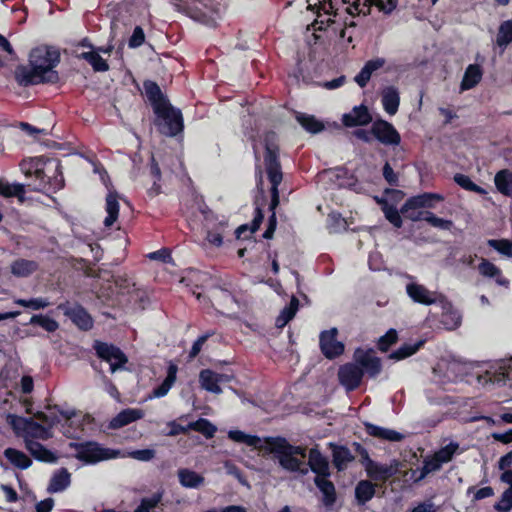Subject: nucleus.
<instances>
[{
    "label": "nucleus",
    "instance_id": "a19ab883",
    "mask_svg": "<svg viewBox=\"0 0 512 512\" xmlns=\"http://www.w3.org/2000/svg\"><path fill=\"white\" fill-rule=\"evenodd\" d=\"M512 43V19L503 21L496 36V45L504 51Z\"/></svg>",
    "mask_w": 512,
    "mask_h": 512
},
{
    "label": "nucleus",
    "instance_id": "052dcab7",
    "mask_svg": "<svg viewBox=\"0 0 512 512\" xmlns=\"http://www.w3.org/2000/svg\"><path fill=\"white\" fill-rule=\"evenodd\" d=\"M14 303L19 305V306H22V307L31 308L33 310L44 309L47 306H49L48 300L46 298H42V297L31 298V299H28V300H26V299H16L14 301Z\"/></svg>",
    "mask_w": 512,
    "mask_h": 512
},
{
    "label": "nucleus",
    "instance_id": "69168bd1",
    "mask_svg": "<svg viewBox=\"0 0 512 512\" xmlns=\"http://www.w3.org/2000/svg\"><path fill=\"white\" fill-rule=\"evenodd\" d=\"M145 42V33L141 26H136L132 32L131 37L128 41L130 48H138Z\"/></svg>",
    "mask_w": 512,
    "mask_h": 512
},
{
    "label": "nucleus",
    "instance_id": "c756f323",
    "mask_svg": "<svg viewBox=\"0 0 512 512\" xmlns=\"http://www.w3.org/2000/svg\"><path fill=\"white\" fill-rule=\"evenodd\" d=\"M71 484V474L66 468L58 469L51 477L47 491L59 493L67 489Z\"/></svg>",
    "mask_w": 512,
    "mask_h": 512
},
{
    "label": "nucleus",
    "instance_id": "a878e982",
    "mask_svg": "<svg viewBox=\"0 0 512 512\" xmlns=\"http://www.w3.org/2000/svg\"><path fill=\"white\" fill-rule=\"evenodd\" d=\"M386 61L384 58L377 57L371 60H368L360 72L355 76V82L361 87L364 88L368 84L372 74L377 70L381 69L385 65Z\"/></svg>",
    "mask_w": 512,
    "mask_h": 512
},
{
    "label": "nucleus",
    "instance_id": "680f3d73",
    "mask_svg": "<svg viewBox=\"0 0 512 512\" xmlns=\"http://www.w3.org/2000/svg\"><path fill=\"white\" fill-rule=\"evenodd\" d=\"M215 331L214 330H209L207 332H205L204 334L200 335L193 343L190 351H189V358L190 359H193L195 357L198 356V354L200 353L203 345L206 343V341L212 337L213 335H215Z\"/></svg>",
    "mask_w": 512,
    "mask_h": 512
},
{
    "label": "nucleus",
    "instance_id": "9b49d317",
    "mask_svg": "<svg viewBox=\"0 0 512 512\" xmlns=\"http://www.w3.org/2000/svg\"><path fill=\"white\" fill-rule=\"evenodd\" d=\"M371 133L375 139L387 146H397L401 142V136L393 124L381 118L372 123Z\"/></svg>",
    "mask_w": 512,
    "mask_h": 512
},
{
    "label": "nucleus",
    "instance_id": "f03ea898",
    "mask_svg": "<svg viewBox=\"0 0 512 512\" xmlns=\"http://www.w3.org/2000/svg\"><path fill=\"white\" fill-rule=\"evenodd\" d=\"M68 448L75 451L72 457L85 465H94L102 461L116 459L120 456L119 450L103 447L100 443L93 440L69 442Z\"/></svg>",
    "mask_w": 512,
    "mask_h": 512
},
{
    "label": "nucleus",
    "instance_id": "f8f14e48",
    "mask_svg": "<svg viewBox=\"0 0 512 512\" xmlns=\"http://www.w3.org/2000/svg\"><path fill=\"white\" fill-rule=\"evenodd\" d=\"M337 328L324 330L319 336V346L322 354L327 359H335L344 353L345 346L337 340Z\"/></svg>",
    "mask_w": 512,
    "mask_h": 512
},
{
    "label": "nucleus",
    "instance_id": "58836bf2",
    "mask_svg": "<svg viewBox=\"0 0 512 512\" xmlns=\"http://www.w3.org/2000/svg\"><path fill=\"white\" fill-rule=\"evenodd\" d=\"M178 478L180 484L186 488H198L205 480L202 475L187 468H181L178 470Z\"/></svg>",
    "mask_w": 512,
    "mask_h": 512
},
{
    "label": "nucleus",
    "instance_id": "0e129e2a",
    "mask_svg": "<svg viewBox=\"0 0 512 512\" xmlns=\"http://www.w3.org/2000/svg\"><path fill=\"white\" fill-rule=\"evenodd\" d=\"M495 510L508 512L512 508V489H506L498 502L494 505Z\"/></svg>",
    "mask_w": 512,
    "mask_h": 512
},
{
    "label": "nucleus",
    "instance_id": "09e8293b",
    "mask_svg": "<svg viewBox=\"0 0 512 512\" xmlns=\"http://www.w3.org/2000/svg\"><path fill=\"white\" fill-rule=\"evenodd\" d=\"M296 119L306 131L312 134L319 133L324 129L323 123L317 120L313 115L298 113Z\"/></svg>",
    "mask_w": 512,
    "mask_h": 512
},
{
    "label": "nucleus",
    "instance_id": "9d476101",
    "mask_svg": "<svg viewBox=\"0 0 512 512\" xmlns=\"http://www.w3.org/2000/svg\"><path fill=\"white\" fill-rule=\"evenodd\" d=\"M58 309L62 311L78 329L89 331L93 328V318L82 305L78 303L71 305L69 302H65L59 304Z\"/></svg>",
    "mask_w": 512,
    "mask_h": 512
},
{
    "label": "nucleus",
    "instance_id": "6e6552de",
    "mask_svg": "<svg viewBox=\"0 0 512 512\" xmlns=\"http://www.w3.org/2000/svg\"><path fill=\"white\" fill-rule=\"evenodd\" d=\"M93 349L98 358L110 364L111 372H115L123 367L128 359L124 352L113 344H108L99 340L93 343Z\"/></svg>",
    "mask_w": 512,
    "mask_h": 512
},
{
    "label": "nucleus",
    "instance_id": "ea45409f",
    "mask_svg": "<svg viewBox=\"0 0 512 512\" xmlns=\"http://www.w3.org/2000/svg\"><path fill=\"white\" fill-rule=\"evenodd\" d=\"M424 344L425 340H418L414 343H403L398 349L391 353L390 358L397 361L404 360L419 351Z\"/></svg>",
    "mask_w": 512,
    "mask_h": 512
},
{
    "label": "nucleus",
    "instance_id": "338daca9",
    "mask_svg": "<svg viewBox=\"0 0 512 512\" xmlns=\"http://www.w3.org/2000/svg\"><path fill=\"white\" fill-rule=\"evenodd\" d=\"M383 177L385 181L392 187L399 186V177L398 174L393 170L391 165L386 162L382 169Z\"/></svg>",
    "mask_w": 512,
    "mask_h": 512
},
{
    "label": "nucleus",
    "instance_id": "20e7f679",
    "mask_svg": "<svg viewBox=\"0 0 512 512\" xmlns=\"http://www.w3.org/2000/svg\"><path fill=\"white\" fill-rule=\"evenodd\" d=\"M264 164L268 180L271 183V201L269 210L276 209L279 205V190L278 187L282 182L283 173L279 160V148L277 146L266 143L264 153Z\"/></svg>",
    "mask_w": 512,
    "mask_h": 512
},
{
    "label": "nucleus",
    "instance_id": "e2e57ef3",
    "mask_svg": "<svg viewBox=\"0 0 512 512\" xmlns=\"http://www.w3.org/2000/svg\"><path fill=\"white\" fill-rule=\"evenodd\" d=\"M429 210H420L419 208L409 209L405 208V203L402 205L400 212L406 218L412 222L425 221L426 213Z\"/></svg>",
    "mask_w": 512,
    "mask_h": 512
},
{
    "label": "nucleus",
    "instance_id": "423d86ee",
    "mask_svg": "<svg viewBox=\"0 0 512 512\" xmlns=\"http://www.w3.org/2000/svg\"><path fill=\"white\" fill-rule=\"evenodd\" d=\"M59 63L60 51L52 46L36 47L29 55V64L46 77H50L51 73H58L54 68Z\"/></svg>",
    "mask_w": 512,
    "mask_h": 512
},
{
    "label": "nucleus",
    "instance_id": "e433bc0d",
    "mask_svg": "<svg viewBox=\"0 0 512 512\" xmlns=\"http://www.w3.org/2000/svg\"><path fill=\"white\" fill-rule=\"evenodd\" d=\"M4 456L15 467L25 470L32 465V460L22 451L15 448H7L4 450Z\"/></svg>",
    "mask_w": 512,
    "mask_h": 512
},
{
    "label": "nucleus",
    "instance_id": "a211bd4d",
    "mask_svg": "<svg viewBox=\"0 0 512 512\" xmlns=\"http://www.w3.org/2000/svg\"><path fill=\"white\" fill-rule=\"evenodd\" d=\"M442 201H444V196L442 194L433 193V192H424L422 194H418V195L409 197L405 201V208L432 209L435 207V202H442Z\"/></svg>",
    "mask_w": 512,
    "mask_h": 512
},
{
    "label": "nucleus",
    "instance_id": "f3484780",
    "mask_svg": "<svg viewBox=\"0 0 512 512\" xmlns=\"http://www.w3.org/2000/svg\"><path fill=\"white\" fill-rule=\"evenodd\" d=\"M342 122L346 127L365 126L372 122L369 109L364 104L355 106L350 113L344 114Z\"/></svg>",
    "mask_w": 512,
    "mask_h": 512
},
{
    "label": "nucleus",
    "instance_id": "f704fd0d",
    "mask_svg": "<svg viewBox=\"0 0 512 512\" xmlns=\"http://www.w3.org/2000/svg\"><path fill=\"white\" fill-rule=\"evenodd\" d=\"M119 201L118 194L115 191H110L106 196V212L107 216L104 219V225L111 227L118 219L119 216Z\"/></svg>",
    "mask_w": 512,
    "mask_h": 512
},
{
    "label": "nucleus",
    "instance_id": "473e14b6",
    "mask_svg": "<svg viewBox=\"0 0 512 512\" xmlns=\"http://www.w3.org/2000/svg\"><path fill=\"white\" fill-rule=\"evenodd\" d=\"M376 493V486L369 480H360L355 487V500L358 505H365Z\"/></svg>",
    "mask_w": 512,
    "mask_h": 512
},
{
    "label": "nucleus",
    "instance_id": "cd10ccee",
    "mask_svg": "<svg viewBox=\"0 0 512 512\" xmlns=\"http://www.w3.org/2000/svg\"><path fill=\"white\" fill-rule=\"evenodd\" d=\"M314 483L323 495L322 502L326 507H331L337 500V493L334 483L329 477H315Z\"/></svg>",
    "mask_w": 512,
    "mask_h": 512
},
{
    "label": "nucleus",
    "instance_id": "aec40b11",
    "mask_svg": "<svg viewBox=\"0 0 512 512\" xmlns=\"http://www.w3.org/2000/svg\"><path fill=\"white\" fill-rule=\"evenodd\" d=\"M408 296L416 303L432 305L436 303V293L428 290L424 285L409 283L406 286Z\"/></svg>",
    "mask_w": 512,
    "mask_h": 512
},
{
    "label": "nucleus",
    "instance_id": "5fc2aeb1",
    "mask_svg": "<svg viewBox=\"0 0 512 512\" xmlns=\"http://www.w3.org/2000/svg\"><path fill=\"white\" fill-rule=\"evenodd\" d=\"M382 211L385 215V218L396 228H401L403 225V220L401 217V212L396 208L395 205L389 204L387 202L384 203L382 207Z\"/></svg>",
    "mask_w": 512,
    "mask_h": 512
},
{
    "label": "nucleus",
    "instance_id": "c03bdc74",
    "mask_svg": "<svg viewBox=\"0 0 512 512\" xmlns=\"http://www.w3.org/2000/svg\"><path fill=\"white\" fill-rule=\"evenodd\" d=\"M190 430L201 433L206 439H211L215 436L217 428L206 418H199L194 422L188 424Z\"/></svg>",
    "mask_w": 512,
    "mask_h": 512
},
{
    "label": "nucleus",
    "instance_id": "393cba45",
    "mask_svg": "<svg viewBox=\"0 0 512 512\" xmlns=\"http://www.w3.org/2000/svg\"><path fill=\"white\" fill-rule=\"evenodd\" d=\"M383 109L389 115H395L400 105V93L395 86H387L381 92Z\"/></svg>",
    "mask_w": 512,
    "mask_h": 512
},
{
    "label": "nucleus",
    "instance_id": "2f4dec72",
    "mask_svg": "<svg viewBox=\"0 0 512 512\" xmlns=\"http://www.w3.org/2000/svg\"><path fill=\"white\" fill-rule=\"evenodd\" d=\"M178 372V366L175 363L170 362L167 367V375L163 382L153 389L152 397L161 398L167 395L171 387L176 381Z\"/></svg>",
    "mask_w": 512,
    "mask_h": 512
},
{
    "label": "nucleus",
    "instance_id": "4c0bfd02",
    "mask_svg": "<svg viewBox=\"0 0 512 512\" xmlns=\"http://www.w3.org/2000/svg\"><path fill=\"white\" fill-rule=\"evenodd\" d=\"M0 196L5 198L17 197L20 202H23L25 186L20 183L10 184L7 180L0 178Z\"/></svg>",
    "mask_w": 512,
    "mask_h": 512
},
{
    "label": "nucleus",
    "instance_id": "bb28decb",
    "mask_svg": "<svg viewBox=\"0 0 512 512\" xmlns=\"http://www.w3.org/2000/svg\"><path fill=\"white\" fill-rule=\"evenodd\" d=\"M25 448L37 461L44 463H55L57 461L55 453L38 441L26 440Z\"/></svg>",
    "mask_w": 512,
    "mask_h": 512
},
{
    "label": "nucleus",
    "instance_id": "7ed1b4c3",
    "mask_svg": "<svg viewBox=\"0 0 512 512\" xmlns=\"http://www.w3.org/2000/svg\"><path fill=\"white\" fill-rule=\"evenodd\" d=\"M153 112L155 115L153 124L161 135L175 137L183 132L184 120L180 109L167 103L160 108V112L157 110Z\"/></svg>",
    "mask_w": 512,
    "mask_h": 512
},
{
    "label": "nucleus",
    "instance_id": "a18cd8bd",
    "mask_svg": "<svg viewBox=\"0 0 512 512\" xmlns=\"http://www.w3.org/2000/svg\"><path fill=\"white\" fill-rule=\"evenodd\" d=\"M79 58L86 60L95 72H106L109 70L107 61L103 59L98 52H82L79 55Z\"/></svg>",
    "mask_w": 512,
    "mask_h": 512
},
{
    "label": "nucleus",
    "instance_id": "603ef678",
    "mask_svg": "<svg viewBox=\"0 0 512 512\" xmlns=\"http://www.w3.org/2000/svg\"><path fill=\"white\" fill-rule=\"evenodd\" d=\"M228 438L234 442L244 443L251 447H258L261 442V438L259 436L246 434L241 430H230L228 432Z\"/></svg>",
    "mask_w": 512,
    "mask_h": 512
},
{
    "label": "nucleus",
    "instance_id": "ddd939ff",
    "mask_svg": "<svg viewBox=\"0 0 512 512\" xmlns=\"http://www.w3.org/2000/svg\"><path fill=\"white\" fill-rule=\"evenodd\" d=\"M363 369L355 363H346L339 368L338 377L340 383L348 390L357 389L363 378Z\"/></svg>",
    "mask_w": 512,
    "mask_h": 512
},
{
    "label": "nucleus",
    "instance_id": "0eeeda50",
    "mask_svg": "<svg viewBox=\"0 0 512 512\" xmlns=\"http://www.w3.org/2000/svg\"><path fill=\"white\" fill-rule=\"evenodd\" d=\"M16 82L22 87L37 85L40 83H56L59 80L58 73H51L50 77L42 75L32 65H18L14 71Z\"/></svg>",
    "mask_w": 512,
    "mask_h": 512
},
{
    "label": "nucleus",
    "instance_id": "39448f33",
    "mask_svg": "<svg viewBox=\"0 0 512 512\" xmlns=\"http://www.w3.org/2000/svg\"><path fill=\"white\" fill-rule=\"evenodd\" d=\"M65 181L61 162L57 158L45 157L38 179V190L57 192L64 187Z\"/></svg>",
    "mask_w": 512,
    "mask_h": 512
},
{
    "label": "nucleus",
    "instance_id": "b1692460",
    "mask_svg": "<svg viewBox=\"0 0 512 512\" xmlns=\"http://www.w3.org/2000/svg\"><path fill=\"white\" fill-rule=\"evenodd\" d=\"M330 447L332 449V462L337 471H344L347 469V465L355 460L347 446L331 443Z\"/></svg>",
    "mask_w": 512,
    "mask_h": 512
},
{
    "label": "nucleus",
    "instance_id": "4be33fe9",
    "mask_svg": "<svg viewBox=\"0 0 512 512\" xmlns=\"http://www.w3.org/2000/svg\"><path fill=\"white\" fill-rule=\"evenodd\" d=\"M144 417V412L141 409L126 408L120 411L113 417L109 423V428L116 430L127 426Z\"/></svg>",
    "mask_w": 512,
    "mask_h": 512
},
{
    "label": "nucleus",
    "instance_id": "c9c22d12",
    "mask_svg": "<svg viewBox=\"0 0 512 512\" xmlns=\"http://www.w3.org/2000/svg\"><path fill=\"white\" fill-rule=\"evenodd\" d=\"M497 190L507 197H512V171L502 169L498 171L494 178Z\"/></svg>",
    "mask_w": 512,
    "mask_h": 512
},
{
    "label": "nucleus",
    "instance_id": "de8ad7c7",
    "mask_svg": "<svg viewBox=\"0 0 512 512\" xmlns=\"http://www.w3.org/2000/svg\"><path fill=\"white\" fill-rule=\"evenodd\" d=\"M49 438L48 430L40 423L34 421L32 418L28 424L27 431L23 437L24 443L26 440L42 439L46 440Z\"/></svg>",
    "mask_w": 512,
    "mask_h": 512
},
{
    "label": "nucleus",
    "instance_id": "13d9d810",
    "mask_svg": "<svg viewBox=\"0 0 512 512\" xmlns=\"http://www.w3.org/2000/svg\"><path fill=\"white\" fill-rule=\"evenodd\" d=\"M487 245L506 257H512V241L508 239H489Z\"/></svg>",
    "mask_w": 512,
    "mask_h": 512
},
{
    "label": "nucleus",
    "instance_id": "bf43d9fd",
    "mask_svg": "<svg viewBox=\"0 0 512 512\" xmlns=\"http://www.w3.org/2000/svg\"><path fill=\"white\" fill-rule=\"evenodd\" d=\"M398 340V333L395 329H389L383 336L380 337L377 347L381 352H387L390 347Z\"/></svg>",
    "mask_w": 512,
    "mask_h": 512
},
{
    "label": "nucleus",
    "instance_id": "864d4df0",
    "mask_svg": "<svg viewBox=\"0 0 512 512\" xmlns=\"http://www.w3.org/2000/svg\"><path fill=\"white\" fill-rule=\"evenodd\" d=\"M459 450V443L450 442L449 444L441 447L437 451L434 452V455L440 461V463L446 464L453 460L455 454H457Z\"/></svg>",
    "mask_w": 512,
    "mask_h": 512
},
{
    "label": "nucleus",
    "instance_id": "5701e85b",
    "mask_svg": "<svg viewBox=\"0 0 512 512\" xmlns=\"http://www.w3.org/2000/svg\"><path fill=\"white\" fill-rule=\"evenodd\" d=\"M364 429L369 436L381 440L390 442H400L404 439V435L401 434L400 432L384 428L370 422H364Z\"/></svg>",
    "mask_w": 512,
    "mask_h": 512
},
{
    "label": "nucleus",
    "instance_id": "6e6d98bb",
    "mask_svg": "<svg viewBox=\"0 0 512 512\" xmlns=\"http://www.w3.org/2000/svg\"><path fill=\"white\" fill-rule=\"evenodd\" d=\"M31 324L39 325L47 332H55L59 328L58 322L46 315H33L30 320Z\"/></svg>",
    "mask_w": 512,
    "mask_h": 512
},
{
    "label": "nucleus",
    "instance_id": "3c124183",
    "mask_svg": "<svg viewBox=\"0 0 512 512\" xmlns=\"http://www.w3.org/2000/svg\"><path fill=\"white\" fill-rule=\"evenodd\" d=\"M442 464L434 455V453L430 456L424 458L423 467L420 470L419 475L415 479V482H419L426 478L430 473L439 471L442 468Z\"/></svg>",
    "mask_w": 512,
    "mask_h": 512
},
{
    "label": "nucleus",
    "instance_id": "1a4fd4ad",
    "mask_svg": "<svg viewBox=\"0 0 512 512\" xmlns=\"http://www.w3.org/2000/svg\"><path fill=\"white\" fill-rule=\"evenodd\" d=\"M341 2L351 5L346 8L348 13L354 14V11H356L357 14L363 15L369 14L372 6H376L379 11L385 14H390L398 4V0H341Z\"/></svg>",
    "mask_w": 512,
    "mask_h": 512
},
{
    "label": "nucleus",
    "instance_id": "f257e3e1",
    "mask_svg": "<svg viewBox=\"0 0 512 512\" xmlns=\"http://www.w3.org/2000/svg\"><path fill=\"white\" fill-rule=\"evenodd\" d=\"M266 449L277 456L279 464L291 472L307 473V469L301 470L302 461L296 455L306 456L305 449L301 446L290 444L286 438L281 436H269L264 438Z\"/></svg>",
    "mask_w": 512,
    "mask_h": 512
},
{
    "label": "nucleus",
    "instance_id": "79ce46f5",
    "mask_svg": "<svg viewBox=\"0 0 512 512\" xmlns=\"http://www.w3.org/2000/svg\"><path fill=\"white\" fill-rule=\"evenodd\" d=\"M299 306V301L296 297H292L289 305L285 306L279 316L275 320L277 328L286 326L295 316Z\"/></svg>",
    "mask_w": 512,
    "mask_h": 512
},
{
    "label": "nucleus",
    "instance_id": "8fccbe9b",
    "mask_svg": "<svg viewBox=\"0 0 512 512\" xmlns=\"http://www.w3.org/2000/svg\"><path fill=\"white\" fill-rule=\"evenodd\" d=\"M453 180L457 185H459L462 189L466 191L474 192L479 195L487 194V191L481 186L474 183L468 175L456 173L453 177Z\"/></svg>",
    "mask_w": 512,
    "mask_h": 512
},
{
    "label": "nucleus",
    "instance_id": "6ab92c4d",
    "mask_svg": "<svg viewBox=\"0 0 512 512\" xmlns=\"http://www.w3.org/2000/svg\"><path fill=\"white\" fill-rule=\"evenodd\" d=\"M308 465L315 477H330L329 462L321 451L317 448H311L308 456Z\"/></svg>",
    "mask_w": 512,
    "mask_h": 512
},
{
    "label": "nucleus",
    "instance_id": "2eb2a0df",
    "mask_svg": "<svg viewBox=\"0 0 512 512\" xmlns=\"http://www.w3.org/2000/svg\"><path fill=\"white\" fill-rule=\"evenodd\" d=\"M230 381V376L223 373H217L212 369H202L199 373V382L201 387L211 393L221 394V383Z\"/></svg>",
    "mask_w": 512,
    "mask_h": 512
},
{
    "label": "nucleus",
    "instance_id": "37998d69",
    "mask_svg": "<svg viewBox=\"0 0 512 512\" xmlns=\"http://www.w3.org/2000/svg\"><path fill=\"white\" fill-rule=\"evenodd\" d=\"M44 158H45V156H40V157L30 158L28 160H23L20 163V168H21L22 172L27 177L34 176L35 179L38 181Z\"/></svg>",
    "mask_w": 512,
    "mask_h": 512
},
{
    "label": "nucleus",
    "instance_id": "774afa93",
    "mask_svg": "<svg viewBox=\"0 0 512 512\" xmlns=\"http://www.w3.org/2000/svg\"><path fill=\"white\" fill-rule=\"evenodd\" d=\"M130 456L133 459L139 461H150L155 457V450L146 448V449H137L130 453Z\"/></svg>",
    "mask_w": 512,
    "mask_h": 512
},
{
    "label": "nucleus",
    "instance_id": "412c9836",
    "mask_svg": "<svg viewBox=\"0 0 512 512\" xmlns=\"http://www.w3.org/2000/svg\"><path fill=\"white\" fill-rule=\"evenodd\" d=\"M367 476L374 481L385 482L396 474V468L393 466L380 464L374 460L369 461L364 467Z\"/></svg>",
    "mask_w": 512,
    "mask_h": 512
},
{
    "label": "nucleus",
    "instance_id": "49530a36",
    "mask_svg": "<svg viewBox=\"0 0 512 512\" xmlns=\"http://www.w3.org/2000/svg\"><path fill=\"white\" fill-rule=\"evenodd\" d=\"M7 423L12 428L17 437H24L31 418H25L16 414L9 413L6 417Z\"/></svg>",
    "mask_w": 512,
    "mask_h": 512
},
{
    "label": "nucleus",
    "instance_id": "72a5a7b5",
    "mask_svg": "<svg viewBox=\"0 0 512 512\" xmlns=\"http://www.w3.org/2000/svg\"><path fill=\"white\" fill-rule=\"evenodd\" d=\"M482 69L477 64H470L464 73L463 79L461 81V90H470L474 88L482 79Z\"/></svg>",
    "mask_w": 512,
    "mask_h": 512
},
{
    "label": "nucleus",
    "instance_id": "dca6fc26",
    "mask_svg": "<svg viewBox=\"0 0 512 512\" xmlns=\"http://www.w3.org/2000/svg\"><path fill=\"white\" fill-rule=\"evenodd\" d=\"M143 88L145 92V96L150 103L153 111L157 110L160 112V108L167 103H170L167 96L162 92L160 86L157 82L153 80H144Z\"/></svg>",
    "mask_w": 512,
    "mask_h": 512
},
{
    "label": "nucleus",
    "instance_id": "7c9ffc66",
    "mask_svg": "<svg viewBox=\"0 0 512 512\" xmlns=\"http://www.w3.org/2000/svg\"><path fill=\"white\" fill-rule=\"evenodd\" d=\"M10 269L15 277L25 278L35 273L39 269V264L34 260L19 258L11 263Z\"/></svg>",
    "mask_w": 512,
    "mask_h": 512
},
{
    "label": "nucleus",
    "instance_id": "4d7b16f0",
    "mask_svg": "<svg viewBox=\"0 0 512 512\" xmlns=\"http://www.w3.org/2000/svg\"><path fill=\"white\" fill-rule=\"evenodd\" d=\"M425 221L432 227L444 231H451L452 228H454V223L452 220L440 218L431 211H428V213H426Z\"/></svg>",
    "mask_w": 512,
    "mask_h": 512
},
{
    "label": "nucleus",
    "instance_id": "c85d7f7f",
    "mask_svg": "<svg viewBox=\"0 0 512 512\" xmlns=\"http://www.w3.org/2000/svg\"><path fill=\"white\" fill-rule=\"evenodd\" d=\"M478 271L484 277L495 279L499 286L508 287L509 285V280L502 275L501 269L487 259L481 260Z\"/></svg>",
    "mask_w": 512,
    "mask_h": 512
},
{
    "label": "nucleus",
    "instance_id": "4468645a",
    "mask_svg": "<svg viewBox=\"0 0 512 512\" xmlns=\"http://www.w3.org/2000/svg\"><path fill=\"white\" fill-rule=\"evenodd\" d=\"M354 359L357 364L363 369V374L367 373L369 377H376L382 370V364L379 357H377L373 350L357 349L354 353Z\"/></svg>",
    "mask_w": 512,
    "mask_h": 512
}]
</instances>
